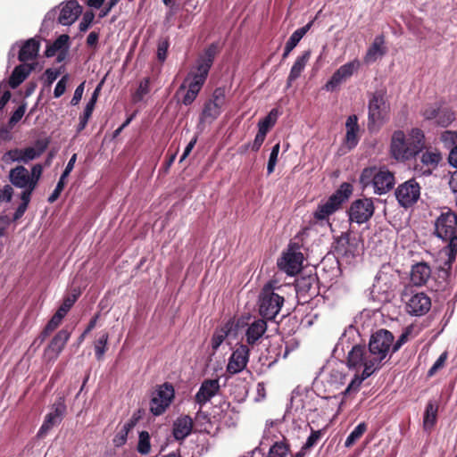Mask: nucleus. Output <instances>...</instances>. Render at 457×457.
Masks as SVG:
<instances>
[{"mask_svg":"<svg viewBox=\"0 0 457 457\" xmlns=\"http://www.w3.org/2000/svg\"><path fill=\"white\" fill-rule=\"evenodd\" d=\"M149 87H150V79L149 78L143 79L140 81L139 86L133 96L134 101L135 102L141 101L143 99V97L146 94L149 93Z\"/></svg>","mask_w":457,"mask_h":457,"instance_id":"nucleus-49","label":"nucleus"},{"mask_svg":"<svg viewBox=\"0 0 457 457\" xmlns=\"http://www.w3.org/2000/svg\"><path fill=\"white\" fill-rule=\"evenodd\" d=\"M447 356H448L447 353L444 352L438 357V359L435 361V363L432 365V367L428 370V377H433L440 369H442L445 366V361L447 360Z\"/></svg>","mask_w":457,"mask_h":457,"instance_id":"nucleus-54","label":"nucleus"},{"mask_svg":"<svg viewBox=\"0 0 457 457\" xmlns=\"http://www.w3.org/2000/svg\"><path fill=\"white\" fill-rule=\"evenodd\" d=\"M394 185V174L388 170L377 168L373 186L374 193L377 195L386 194L393 188Z\"/></svg>","mask_w":457,"mask_h":457,"instance_id":"nucleus-24","label":"nucleus"},{"mask_svg":"<svg viewBox=\"0 0 457 457\" xmlns=\"http://www.w3.org/2000/svg\"><path fill=\"white\" fill-rule=\"evenodd\" d=\"M385 45V37L384 35L377 36L371 44V46L368 48L366 54L364 56V62L369 63L375 62L378 57H381L386 54V49L384 46Z\"/></svg>","mask_w":457,"mask_h":457,"instance_id":"nucleus-32","label":"nucleus"},{"mask_svg":"<svg viewBox=\"0 0 457 457\" xmlns=\"http://www.w3.org/2000/svg\"><path fill=\"white\" fill-rule=\"evenodd\" d=\"M108 339L109 334L107 332H103L99 338L95 342V354L97 361L103 360L104 355L107 351Z\"/></svg>","mask_w":457,"mask_h":457,"instance_id":"nucleus-46","label":"nucleus"},{"mask_svg":"<svg viewBox=\"0 0 457 457\" xmlns=\"http://www.w3.org/2000/svg\"><path fill=\"white\" fill-rule=\"evenodd\" d=\"M194 428V420L189 415H181L173 422L172 435L177 441L185 440Z\"/></svg>","mask_w":457,"mask_h":457,"instance_id":"nucleus-26","label":"nucleus"},{"mask_svg":"<svg viewBox=\"0 0 457 457\" xmlns=\"http://www.w3.org/2000/svg\"><path fill=\"white\" fill-rule=\"evenodd\" d=\"M82 12V8L76 0H71L62 6L58 18L62 25L72 24Z\"/></svg>","mask_w":457,"mask_h":457,"instance_id":"nucleus-29","label":"nucleus"},{"mask_svg":"<svg viewBox=\"0 0 457 457\" xmlns=\"http://www.w3.org/2000/svg\"><path fill=\"white\" fill-rule=\"evenodd\" d=\"M68 81V75H64L56 84L54 90V96L55 98H58L62 96L65 90H66V85Z\"/></svg>","mask_w":457,"mask_h":457,"instance_id":"nucleus-60","label":"nucleus"},{"mask_svg":"<svg viewBox=\"0 0 457 457\" xmlns=\"http://www.w3.org/2000/svg\"><path fill=\"white\" fill-rule=\"evenodd\" d=\"M250 349L247 345H239L231 353L226 368L229 375L241 372L249 361Z\"/></svg>","mask_w":457,"mask_h":457,"instance_id":"nucleus-20","label":"nucleus"},{"mask_svg":"<svg viewBox=\"0 0 457 457\" xmlns=\"http://www.w3.org/2000/svg\"><path fill=\"white\" fill-rule=\"evenodd\" d=\"M322 433L320 430H313L312 429L311 435L308 436L306 442L303 445L304 449L308 451L312 448L318 441L321 438Z\"/></svg>","mask_w":457,"mask_h":457,"instance_id":"nucleus-58","label":"nucleus"},{"mask_svg":"<svg viewBox=\"0 0 457 457\" xmlns=\"http://www.w3.org/2000/svg\"><path fill=\"white\" fill-rule=\"evenodd\" d=\"M312 26V21L308 22L305 26L296 29L288 38L286 43V46L294 49L300 40L303 37V36L310 30Z\"/></svg>","mask_w":457,"mask_h":457,"instance_id":"nucleus-44","label":"nucleus"},{"mask_svg":"<svg viewBox=\"0 0 457 457\" xmlns=\"http://www.w3.org/2000/svg\"><path fill=\"white\" fill-rule=\"evenodd\" d=\"M438 404L434 401H428L424 416H423V429L428 433L434 428L437 421Z\"/></svg>","mask_w":457,"mask_h":457,"instance_id":"nucleus-34","label":"nucleus"},{"mask_svg":"<svg viewBox=\"0 0 457 457\" xmlns=\"http://www.w3.org/2000/svg\"><path fill=\"white\" fill-rule=\"evenodd\" d=\"M84 85H85V82H82L75 89L73 97L71 98V105L75 106V105L79 104V103L80 102L82 96H83V92H84Z\"/></svg>","mask_w":457,"mask_h":457,"instance_id":"nucleus-63","label":"nucleus"},{"mask_svg":"<svg viewBox=\"0 0 457 457\" xmlns=\"http://www.w3.org/2000/svg\"><path fill=\"white\" fill-rule=\"evenodd\" d=\"M66 411V405L63 402L60 401L53 405V410L45 417L44 422L41 425L37 437H44L49 430L55 425L61 423Z\"/></svg>","mask_w":457,"mask_h":457,"instance_id":"nucleus-22","label":"nucleus"},{"mask_svg":"<svg viewBox=\"0 0 457 457\" xmlns=\"http://www.w3.org/2000/svg\"><path fill=\"white\" fill-rule=\"evenodd\" d=\"M137 452L142 455H147L151 452L150 435L147 431H141L137 446Z\"/></svg>","mask_w":457,"mask_h":457,"instance_id":"nucleus-47","label":"nucleus"},{"mask_svg":"<svg viewBox=\"0 0 457 457\" xmlns=\"http://www.w3.org/2000/svg\"><path fill=\"white\" fill-rule=\"evenodd\" d=\"M377 167H367L364 168L361 173L359 182L361 186V188L364 190L369 187L374 186L375 176H376Z\"/></svg>","mask_w":457,"mask_h":457,"instance_id":"nucleus-43","label":"nucleus"},{"mask_svg":"<svg viewBox=\"0 0 457 457\" xmlns=\"http://www.w3.org/2000/svg\"><path fill=\"white\" fill-rule=\"evenodd\" d=\"M334 248L338 256L353 258L359 254L360 240L356 237L352 236L349 231L344 232L336 240Z\"/></svg>","mask_w":457,"mask_h":457,"instance_id":"nucleus-19","label":"nucleus"},{"mask_svg":"<svg viewBox=\"0 0 457 457\" xmlns=\"http://www.w3.org/2000/svg\"><path fill=\"white\" fill-rule=\"evenodd\" d=\"M375 211L371 198L354 200L348 210L349 220L357 224H362L370 220Z\"/></svg>","mask_w":457,"mask_h":457,"instance_id":"nucleus-15","label":"nucleus"},{"mask_svg":"<svg viewBox=\"0 0 457 457\" xmlns=\"http://www.w3.org/2000/svg\"><path fill=\"white\" fill-rule=\"evenodd\" d=\"M431 277V269L429 265L424 262L412 265L411 270L410 280L414 287H422L427 284Z\"/></svg>","mask_w":457,"mask_h":457,"instance_id":"nucleus-28","label":"nucleus"},{"mask_svg":"<svg viewBox=\"0 0 457 457\" xmlns=\"http://www.w3.org/2000/svg\"><path fill=\"white\" fill-rule=\"evenodd\" d=\"M138 419V417L133 415L127 422L123 424L121 428L116 433L112 439L113 445L116 447H120L126 444L128 435L131 431V429H133V428L137 425Z\"/></svg>","mask_w":457,"mask_h":457,"instance_id":"nucleus-37","label":"nucleus"},{"mask_svg":"<svg viewBox=\"0 0 457 457\" xmlns=\"http://www.w3.org/2000/svg\"><path fill=\"white\" fill-rule=\"evenodd\" d=\"M279 149H280L279 143H277L272 147V149H271V152H270V158H269V161H268V164H267V173H268V175H270L274 171V170H275V166H276L277 162H278V156Z\"/></svg>","mask_w":457,"mask_h":457,"instance_id":"nucleus-50","label":"nucleus"},{"mask_svg":"<svg viewBox=\"0 0 457 457\" xmlns=\"http://www.w3.org/2000/svg\"><path fill=\"white\" fill-rule=\"evenodd\" d=\"M267 321L263 318L254 320L251 324H249L245 334L247 346H253L257 345L259 340L267 331Z\"/></svg>","mask_w":457,"mask_h":457,"instance_id":"nucleus-25","label":"nucleus"},{"mask_svg":"<svg viewBox=\"0 0 457 457\" xmlns=\"http://www.w3.org/2000/svg\"><path fill=\"white\" fill-rule=\"evenodd\" d=\"M11 222L12 219L8 215H0V237L5 236Z\"/></svg>","mask_w":457,"mask_h":457,"instance_id":"nucleus-64","label":"nucleus"},{"mask_svg":"<svg viewBox=\"0 0 457 457\" xmlns=\"http://www.w3.org/2000/svg\"><path fill=\"white\" fill-rule=\"evenodd\" d=\"M400 296L410 315L423 316L431 308L430 297L424 292L417 291L412 286H405Z\"/></svg>","mask_w":457,"mask_h":457,"instance_id":"nucleus-7","label":"nucleus"},{"mask_svg":"<svg viewBox=\"0 0 457 457\" xmlns=\"http://www.w3.org/2000/svg\"><path fill=\"white\" fill-rule=\"evenodd\" d=\"M425 143V134L420 129L413 128L408 135L397 129L391 136L389 153L396 161H409L424 150Z\"/></svg>","mask_w":457,"mask_h":457,"instance_id":"nucleus-2","label":"nucleus"},{"mask_svg":"<svg viewBox=\"0 0 457 457\" xmlns=\"http://www.w3.org/2000/svg\"><path fill=\"white\" fill-rule=\"evenodd\" d=\"M280 112L278 108H273L266 117L258 122V131L266 134L276 124Z\"/></svg>","mask_w":457,"mask_h":457,"instance_id":"nucleus-40","label":"nucleus"},{"mask_svg":"<svg viewBox=\"0 0 457 457\" xmlns=\"http://www.w3.org/2000/svg\"><path fill=\"white\" fill-rule=\"evenodd\" d=\"M227 338L225 332H220L218 328L214 331L212 339L211 345L213 351H217L220 345Z\"/></svg>","mask_w":457,"mask_h":457,"instance_id":"nucleus-56","label":"nucleus"},{"mask_svg":"<svg viewBox=\"0 0 457 457\" xmlns=\"http://www.w3.org/2000/svg\"><path fill=\"white\" fill-rule=\"evenodd\" d=\"M366 430L367 424L365 422L358 424L345 439V446L347 448L353 446L363 436Z\"/></svg>","mask_w":457,"mask_h":457,"instance_id":"nucleus-45","label":"nucleus"},{"mask_svg":"<svg viewBox=\"0 0 457 457\" xmlns=\"http://www.w3.org/2000/svg\"><path fill=\"white\" fill-rule=\"evenodd\" d=\"M311 50H306L302 54V55L296 58L287 77L288 85H290L293 81H295L301 76L303 71L304 70L307 62L311 58Z\"/></svg>","mask_w":457,"mask_h":457,"instance_id":"nucleus-33","label":"nucleus"},{"mask_svg":"<svg viewBox=\"0 0 457 457\" xmlns=\"http://www.w3.org/2000/svg\"><path fill=\"white\" fill-rule=\"evenodd\" d=\"M67 178H68V176H64V174L62 173L54 190L48 197V202L50 204L54 203L59 198L61 193L62 192V190L66 185Z\"/></svg>","mask_w":457,"mask_h":457,"instance_id":"nucleus-51","label":"nucleus"},{"mask_svg":"<svg viewBox=\"0 0 457 457\" xmlns=\"http://www.w3.org/2000/svg\"><path fill=\"white\" fill-rule=\"evenodd\" d=\"M315 278L312 277L302 278L296 281V290L298 293H309L312 289Z\"/></svg>","mask_w":457,"mask_h":457,"instance_id":"nucleus-52","label":"nucleus"},{"mask_svg":"<svg viewBox=\"0 0 457 457\" xmlns=\"http://www.w3.org/2000/svg\"><path fill=\"white\" fill-rule=\"evenodd\" d=\"M40 48V42L35 37L26 40L21 46L18 59L20 62L26 63V62L33 61L37 57Z\"/></svg>","mask_w":457,"mask_h":457,"instance_id":"nucleus-30","label":"nucleus"},{"mask_svg":"<svg viewBox=\"0 0 457 457\" xmlns=\"http://www.w3.org/2000/svg\"><path fill=\"white\" fill-rule=\"evenodd\" d=\"M70 37L67 34L59 36L51 45L46 46L45 54L46 57H53L57 52L69 48Z\"/></svg>","mask_w":457,"mask_h":457,"instance_id":"nucleus-39","label":"nucleus"},{"mask_svg":"<svg viewBox=\"0 0 457 457\" xmlns=\"http://www.w3.org/2000/svg\"><path fill=\"white\" fill-rule=\"evenodd\" d=\"M71 335V331L67 328H62L54 336L44 351V359L47 362H54L57 360L69 341Z\"/></svg>","mask_w":457,"mask_h":457,"instance_id":"nucleus-18","label":"nucleus"},{"mask_svg":"<svg viewBox=\"0 0 457 457\" xmlns=\"http://www.w3.org/2000/svg\"><path fill=\"white\" fill-rule=\"evenodd\" d=\"M26 112V104H21L12 113V115L10 118V123L11 124H16L19 122L21 118L23 117L24 113Z\"/></svg>","mask_w":457,"mask_h":457,"instance_id":"nucleus-62","label":"nucleus"},{"mask_svg":"<svg viewBox=\"0 0 457 457\" xmlns=\"http://www.w3.org/2000/svg\"><path fill=\"white\" fill-rule=\"evenodd\" d=\"M64 317V315L56 311L34 341V344L38 341L39 345H41L62 324Z\"/></svg>","mask_w":457,"mask_h":457,"instance_id":"nucleus-36","label":"nucleus"},{"mask_svg":"<svg viewBox=\"0 0 457 457\" xmlns=\"http://www.w3.org/2000/svg\"><path fill=\"white\" fill-rule=\"evenodd\" d=\"M395 337L387 329L381 328L373 333L369 342V347L362 345H355L353 347H360L363 350L362 362L368 365V370H378L382 367L383 361L388 353H392V345Z\"/></svg>","mask_w":457,"mask_h":457,"instance_id":"nucleus-3","label":"nucleus"},{"mask_svg":"<svg viewBox=\"0 0 457 457\" xmlns=\"http://www.w3.org/2000/svg\"><path fill=\"white\" fill-rule=\"evenodd\" d=\"M363 356V350L360 347H353L352 350L348 353L347 355V365L349 368L353 369H361L363 368L361 375H355L354 378L351 380L346 388L342 392L345 397L350 396L353 394H356L363 380L371 376L376 370H368L369 374H367V368L364 362H362L361 357Z\"/></svg>","mask_w":457,"mask_h":457,"instance_id":"nucleus-8","label":"nucleus"},{"mask_svg":"<svg viewBox=\"0 0 457 457\" xmlns=\"http://www.w3.org/2000/svg\"><path fill=\"white\" fill-rule=\"evenodd\" d=\"M80 295L79 289L73 288L71 294L64 296L62 304L57 309V312L66 316L74 303L77 302Z\"/></svg>","mask_w":457,"mask_h":457,"instance_id":"nucleus-42","label":"nucleus"},{"mask_svg":"<svg viewBox=\"0 0 457 457\" xmlns=\"http://www.w3.org/2000/svg\"><path fill=\"white\" fill-rule=\"evenodd\" d=\"M446 255V260L444 262L443 265L440 266L436 272V282L437 287L436 288V291H444L447 287L449 284V278L451 276L452 265L455 262L456 258H453L450 260V252H442Z\"/></svg>","mask_w":457,"mask_h":457,"instance_id":"nucleus-27","label":"nucleus"},{"mask_svg":"<svg viewBox=\"0 0 457 457\" xmlns=\"http://www.w3.org/2000/svg\"><path fill=\"white\" fill-rule=\"evenodd\" d=\"M352 191L351 184L346 182L343 183L324 204L318 205L314 212V218L318 220H324L328 218L329 215L337 211L342 204L349 198Z\"/></svg>","mask_w":457,"mask_h":457,"instance_id":"nucleus-9","label":"nucleus"},{"mask_svg":"<svg viewBox=\"0 0 457 457\" xmlns=\"http://www.w3.org/2000/svg\"><path fill=\"white\" fill-rule=\"evenodd\" d=\"M420 114L424 120L442 128H447L455 120L454 112L437 102L424 105Z\"/></svg>","mask_w":457,"mask_h":457,"instance_id":"nucleus-11","label":"nucleus"},{"mask_svg":"<svg viewBox=\"0 0 457 457\" xmlns=\"http://www.w3.org/2000/svg\"><path fill=\"white\" fill-rule=\"evenodd\" d=\"M346 127V135L345 139L346 143L350 147H354L358 143L357 134L359 132V125H358V118L356 115H350L345 122Z\"/></svg>","mask_w":457,"mask_h":457,"instance_id":"nucleus-38","label":"nucleus"},{"mask_svg":"<svg viewBox=\"0 0 457 457\" xmlns=\"http://www.w3.org/2000/svg\"><path fill=\"white\" fill-rule=\"evenodd\" d=\"M60 75V70L46 69L44 72L45 85L47 87L51 86Z\"/></svg>","mask_w":457,"mask_h":457,"instance_id":"nucleus-59","label":"nucleus"},{"mask_svg":"<svg viewBox=\"0 0 457 457\" xmlns=\"http://www.w3.org/2000/svg\"><path fill=\"white\" fill-rule=\"evenodd\" d=\"M420 186L411 179L400 184L395 190V197L400 206L407 209L413 206L420 197Z\"/></svg>","mask_w":457,"mask_h":457,"instance_id":"nucleus-14","label":"nucleus"},{"mask_svg":"<svg viewBox=\"0 0 457 457\" xmlns=\"http://www.w3.org/2000/svg\"><path fill=\"white\" fill-rule=\"evenodd\" d=\"M285 302L284 296L275 292L271 281L262 287L259 295V313L266 320H273Z\"/></svg>","mask_w":457,"mask_h":457,"instance_id":"nucleus-6","label":"nucleus"},{"mask_svg":"<svg viewBox=\"0 0 457 457\" xmlns=\"http://www.w3.org/2000/svg\"><path fill=\"white\" fill-rule=\"evenodd\" d=\"M220 390L219 378L204 379L197 393L195 395V402L202 408L206 404L213 396L219 394Z\"/></svg>","mask_w":457,"mask_h":457,"instance_id":"nucleus-23","label":"nucleus"},{"mask_svg":"<svg viewBox=\"0 0 457 457\" xmlns=\"http://www.w3.org/2000/svg\"><path fill=\"white\" fill-rule=\"evenodd\" d=\"M95 19V13L92 11H87L82 17V20L79 23V30L81 32H86L89 27L91 26L93 21Z\"/></svg>","mask_w":457,"mask_h":457,"instance_id":"nucleus-55","label":"nucleus"},{"mask_svg":"<svg viewBox=\"0 0 457 457\" xmlns=\"http://www.w3.org/2000/svg\"><path fill=\"white\" fill-rule=\"evenodd\" d=\"M424 149L425 151L420 152V162H416L415 170H420L423 175H430L442 161V155L436 148L425 147Z\"/></svg>","mask_w":457,"mask_h":457,"instance_id":"nucleus-21","label":"nucleus"},{"mask_svg":"<svg viewBox=\"0 0 457 457\" xmlns=\"http://www.w3.org/2000/svg\"><path fill=\"white\" fill-rule=\"evenodd\" d=\"M220 52L219 43H212L204 53V55L197 61L195 71L188 72L185 78L183 83L179 86L177 94L181 91L187 92L182 98V104L184 105H190L197 97L203 86L204 85L208 77L210 69L212 68L215 56Z\"/></svg>","mask_w":457,"mask_h":457,"instance_id":"nucleus-1","label":"nucleus"},{"mask_svg":"<svg viewBox=\"0 0 457 457\" xmlns=\"http://www.w3.org/2000/svg\"><path fill=\"white\" fill-rule=\"evenodd\" d=\"M278 437L270 430L265 432L260 445H270L267 457H287L290 451V445L283 435Z\"/></svg>","mask_w":457,"mask_h":457,"instance_id":"nucleus-17","label":"nucleus"},{"mask_svg":"<svg viewBox=\"0 0 457 457\" xmlns=\"http://www.w3.org/2000/svg\"><path fill=\"white\" fill-rule=\"evenodd\" d=\"M390 104L386 97L385 90H377L372 93L368 104V129L370 132H378L389 120Z\"/></svg>","mask_w":457,"mask_h":457,"instance_id":"nucleus-5","label":"nucleus"},{"mask_svg":"<svg viewBox=\"0 0 457 457\" xmlns=\"http://www.w3.org/2000/svg\"><path fill=\"white\" fill-rule=\"evenodd\" d=\"M226 104V92L224 87H216L211 97L207 99L203 106L199 117V123H212L221 114Z\"/></svg>","mask_w":457,"mask_h":457,"instance_id":"nucleus-10","label":"nucleus"},{"mask_svg":"<svg viewBox=\"0 0 457 457\" xmlns=\"http://www.w3.org/2000/svg\"><path fill=\"white\" fill-rule=\"evenodd\" d=\"M34 68V64L29 63H21L16 66L9 78V86L13 89L18 87L28 78Z\"/></svg>","mask_w":457,"mask_h":457,"instance_id":"nucleus-31","label":"nucleus"},{"mask_svg":"<svg viewBox=\"0 0 457 457\" xmlns=\"http://www.w3.org/2000/svg\"><path fill=\"white\" fill-rule=\"evenodd\" d=\"M175 396V390L170 383L165 382L153 393L149 403L150 411L154 416L162 415L170 405Z\"/></svg>","mask_w":457,"mask_h":457,"instance_id":"nucleus-12","label":"nucleus"},{"mask_svg":"<svg viewBox=\"0 0 457 457\" xmlns=\"http://www.w3.org/2000/svg\"><path fill=\"white\" fill-rule=\"evenodd\" d=\"M411 333V328L407 327L398 339L392 345V353H396L407 341L409 340V337Z\"/></svg>","mask_w":457,"mask_h":457,"instance_id":"nucleus-53","label":"nucleus"},{"mask_svg":"<svg viewBox=\"0 0 457 457\" xmlns=\"http://www.w3.org/2000/svg\"><path fill=\"white\" fill-rule=\"evenodd\" d=\"M11 182L17 187L24 188L30 186V175L23 166H18L10 171Z\"/></svg>","mask_w":457,"mask_h":457,"instance_id":"nucleus-35","label":"nucleus"},{"mask_svg":"<svg viewBox=\"0 0 457 457\" xmlns=\"http://www.w3.org/2000/svg\"><path fill=\"white\" fill-rule=\"evenodd\" d=\"M43 167L40 164H36L32 167L30 175V186L37 187V182L42 175Z\"/></svg>","mask_w":457,"mask_h":457,"instance_id":"nucleus-61","label":"nucleus"},{"mask_svg":"<svg viewBox=\"0 0 457 457\" xmlns=\"http://www.w3.org/2000/svg\"><path fill=\"white\" fill-rule=\"evenodd\" d=\"M360 66L361 63L358 59H354L353 61L340 66L327 81L324 86V89L328 92L337 90L342 83L345 82L355 71L359 70Z\"/></svg>","mask_w":457,"mask_h":457,"instance_id":"nucleus-16","label":"nucleus"},{"mask_svg":"<svg viewBox=\"0 0 457 457\" xmlns=\"http://www.w3.org/2000/svg\"><path fill=\"white\" fill-rule=\"evenodd\" d=\"M435 234L447 245L442 252H450V260L457 255V214L451 210L442 212L435 222Z\"/></svg>","mask_w":457,"mask_h":457,"instance_id":"nucleus-4","label":"nucleus"},{"mask_svg":"<svg viewBox=\"0 0 457 457\" xmlns=\"http://www.w3.org/2000/svg\"><path fill=\"white\" fill-rule=\"evenodd\" d=\"M170 40L168 37H161L157 43V59L160 62H164L167 59Z\"/></svg>","mask_w":457,"mask_h":457,"instance_id":"nucleus-48","label":"nucleus"},{"mask_svg":"<svg viewBox=\"0 0 457 457\" xmlns=\"http://www.w3.org/2000/svg\"><path fill=\"white\" fill-rule=\"evenodd\" d=\"M8 154L14 161H22L28 162L29 161L34 160L38 157V153L36 152V148L29 146L23 150H12L8 152Z\"/></svg>","mask_w":457,"mask_h":457,"instance_id":"nucleus-41","label":"nucleus"},{"mask_svg":"<svg viewBox=\"0 0 457 457\" xmlns=\"http://www.w3.org/2000/svg\"><path fill=\"white\" fill-rule=\"evenodd\" d=\"M297 243H290L287 252L278 260V266L288 275L297 274L303 267V255Z\"/></svg>","mask_w":457,"mask_h":457,"instance_id":"nucleus-13","label":"nucleus"},{"mask_svg":"<svg viewBox=\"0 0 457 457\" xmlns=\"http://www.w3.org/2000/svg\"><path fill=\"white\" fill-rule=\"evenodd\" d=\"M441 140L448 147L456 145H457V132L446 130L442 133Z\"/></svg>","mask_w":457,"mask_h":457,"instance_id":"nucleus-57","label":"nucleus"}]
</instances>
